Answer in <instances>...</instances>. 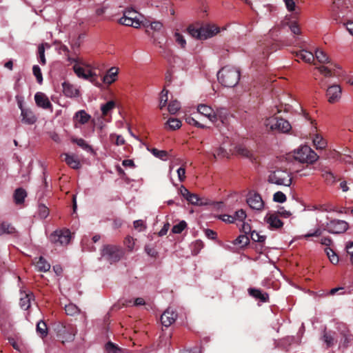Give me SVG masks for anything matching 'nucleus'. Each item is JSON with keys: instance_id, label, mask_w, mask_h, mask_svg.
I'll return each instance as SVG.
<instances>
[{"instance_id": "f257e3e1", "label": "nucleus", "mask_w": 353, "mask_h": 353, "mask_svg": "<svg viewBox=\"0 0 353 353\" xmlns=\"http://www.w3.org/2000/svg\"><path fill=\"white\" fill-rule=\"evenodd\" d=\"M197 110L199 114L214 123L220 131L221 130V125H226L228 123L227 112L224 110H217L215 112L211 107L205 104H200L198 105Z\"/></svg>"}, {"instance_id": "f03ea898", "label": "nucleus", "mask_w": 353, "mask_h": 353, "mask_svg": "<svg viewBox=\"0 0 353 353\" xmlns=\"http://www.w3.org/2000/svg\"><path fill=\"white\" fill-rule=\"evenodd\" d=\"M219 81L225 87H234L240 79V71L232 66L223 67L217 73Z\"/></svg>"}, {"instance_id": "7ed1b4c3", "label": "nucleus", "mask_w": 353, "mask_h": 353, "mask_svg": "<svg viewBox=\"0 0 353 353\" xmlns=\"http://www.w3.org/2000/svg\"><path fill=\"white\" fill-rule=\"evenodd\" d=\"M264 124L272 132L288 133L292 129L289 121L276 115L266 119Z\"/></svg>"}, {"instance_id": "20e7f679", "label": "nucleus", "mask_w": 353, "mask_h": 353, "mask_svg": "<svg viewBox=\"0 0 353 353\" xmlns=\"http://www.w3.org/2000/svg\"><path fill=\"white\" fill-rule=\"evenodd\" d=\"M54 330L57 333V337L63 343L72 341L74 339L76 330L71 324H66L59 321L54 323Z\"/></svg>"}, {"instance_id": "39448f33", "label": "nucleus", "mask_w": 353, "mask_h": 353, "mask_svg": "<svg viewBox=\"0 0 353 353\" xmlns=\"http://www.w3.org/2000/svg\"><path fill=\"white\" fill-rule=\"evenodd\" d=\"M268 182L278 185L290 186L292 183V178L287 170L276 169L270 172L268 176Z\"/></svg>"}, {"instance_id": "423d86ee", "label": "nucleus", "mask_w": 353, "mask_h": 353, "mask_svg": "<svg viewBox=\"0 0 353 353\" xmlns=\"http://www.w3.org/2000/svg\"><path fill=\"white\" fill-rule=\"evenodd\" d=\"M123 255L121 248L114 245H104L101 250V256L110 263L119 261Z\"/></svg>"}, {"instance_id": "0eeeda50", "label": "nucleus", "mask_w": 353, "mask_h": 353, "mask_svg": "<svg viewBox=\"0 0 353 353\" xmlns=\"http://www.w3.org/2000/svg\"><path fill=\"white\" fill-rule=\"evenodd\" d=\"M219 28L215 26L207 28H196L194 25H190L188 28V33L193 37L199 39H206L212 37L219 32Z\"/></svg>"}, {"instance_id": "6e6552de", "label": "nucleus", "mask_w": 353, "mask_h": 353, "mask_svg": "<svg viewBox=\"0 0 353 353\" xmlns=\"http://www.w3.org/2000/svg\"><path fill=\"white\" fill-rule=\"evenodd\" d=\"M120 24L132 26L138 28L141 26L142 21L139 19V14L132 8H127L123 12V16L119 19Z\"/></svg>"}, {"instance_id": "1a4fd4ad", "label": "nucleus", "mask_w": 353, "mask_h": 353, "mask_svg": "<svg viewBox=\"0 0 353 353\" xmlns=\"http://www.w3.org/2000/svg\"><path fill=\"white\" fill-rule=\"evenodd\" d=\"M294 157L301 163L312 164L317 161L319 156L309 146L303 145L298 149Z\"/></svg>"}, {"instance_id": "9d476101", "label": "nucleus", "mask_w": 353, "mask_h": 353, "mask_svg": "<svg viewBox=\"0 0 353 353\" xmlns=\"http://www.w3.org/2000/svg\"><path fill=\"white\" fill-rule=\"evenodd\" d=\"M70 232L69 230H56L50 236V241L55 245H65L70 241Z\"/></svg>"}, {"instance_id": "9b49d317", "label": "nucleus", "mask_w": 353, "mask_h": 353, "mask_svg": "<svg viewBox=\"0 0 353 353\" xmlns=\"http://www.w3.org/2000/svg\"><path fill=\"white\" fill-rule=\"evenodd\" d=\"M348 223L343 220L333 219L327 223L323 230L332 234H342L348 229Z\"/></svg>"}, {"instance_id": "f8f14e48", "label": "nucleus", "mask_w": 353, "mask_h": 353, "mask_svg": "<svg viewBox=\"0 0 353 353\" xmlns=\"http://www.w3.org/2000/svg\"><path fill=\"white\" fill-rule=\"evenodd\" d=\"M342 89L339 85L334 84L327 88L326 95L330 103L338 102L341 97Z\"/></svg>"}, {"instance_id": "ddd939ff", "label": "nucleus", "mask_w": 353, "mask_h": 353, "mask_svg": "<svg viewBox=\"0 0 353 353\" xmlns=\"http://www.w3.org/2000/svg\"><path fill=\"white\" fill-rule=\"evenodd\" d=\"M247 203L251 208L256 210H262L264 205L263 201L258 193H250L247 198Z\"/></svg>"}, {"instance_id": "4468645a", "label": "nucleus", "mask_w": 353, "mask_h": 353, "mask_svg": "<svg viewBox=\"0 0 353 353\" xmlns=\"http://www.w3.org/2000/svg\"><path fill=\"white\" fill-rule=\"evenodd\" d=\"M73 70H74V73L79 78H83L86 80H90L92 83H94V81L97 79V76L95 74H94L90 70L85 72L84 68L78 64L74 65Z\"/></svg>"}, {"instance_id": "2eb2a0df", "label": "nucleus", "mask_w": 353, "mask_h": 353, "mask_svg": "<svg viewBox=\"0 0 353 353\" xmlns=\"http://www.w3.org/2000/svg\"><path fill=\"white\" fill-rule=\"evenodd\" d=\"M177 314L170 307H168L161 315V321L163 326L168 327L176 319Z\"/></svg>"}, {"instance_id": "dca6fc26", "label": "nucleus", "mask_w": 353, "mask_h": 353, "mask_svg": "<svg viewBox=\"0 0 353 353\" xmlns=\"http://www.w3.org/2000/svg\"><path fill=\"white\" fill-rule=\"evenodd\" d=\"M19 107L21 109V116L22 117L21 121L28 125H32L34 123L37 121V117L29 109H26L23 108L21 102H19Z\"/></svg>"}, {"instance_id": "f3484780", "label": "nucleus", "mask_w": 353, "mask_h": 353, "mask_svg": "<svg viewBox=\"0 0 353 353\" xmlns=\"http://www.w3.org/2000/svg\"><path fill=\"white\" fill-rule=\"evenodd\" d=\"M35 103L37 106L43 109H51L52 105L48 97L43 92H37L34 95Z\"/></svg>"}, {"instance_id": "a211bd4d", "label": "nucleus", "mask_w": 353, "mask_h": 353, "mask_svg": "<svg viewBox=\"0 0 353 353\" xmlns=\"http://www.w3.org/2000/svg\"><path fill=\"white\" fill-rule=\"evenodd\" d=\"M90 119L91 116L83 110H81L77 112L73 117V120L76 126L77 125V123L81 125L87 123Z\"/></svg>"}, {"instance_id": "6ab92c4d", "label": "nucleus", "mask_w": 353, "mask_h": 353, "mask_svg": "<svg viewBox=\"0 0 353 353\" xmlns=\"http://www.w3.org/2000/svg\"><path fill=\"white\" fill-rule=\"evenodd\" d=\"M62 87L63 92L67 97H77L79 95V90L68 82H63Z\"/></svg>"}, {"instance_id": "aec40b11", "label": "nucleus", "mask_w": 353, "mask_h": 353, "mask_svg": "<svg viewBox=\"0 0 353 353\" xmlns=\"http://www.w3.org/2000/svg\"><path fill=\"white\" fill-rule=\"evenodd\" d=\"M248 293L251 296L260 300L263 303L269 301V294L266 292H262V291L259 289L249 288Z\"/></svg>"}, {"instance_id": "412c9836", "label": "nucleus", "mask_w": 353, "mask_h": 353, "mask_svg": "<svg viewBox=\"0 0 353 353\" xmlns=\"http://www.w3.org/2000/svg\"><path fill=\"white\" fill-rule=\"evenodd\" d=\"M265 219L267 223L270 224L271 228L279 229L283 225V223L276 214H268L266 215Z\"/></svg>"}, {"instance_id": "4be33fe9", "label": "nucleus", "mask_w": 353, "mask_h": 353, "mask_svg": "<svg viewBox=\"0 0 353 353\" xmlns=\"http://www.w3.org/2000/svg\"><path fill=\"white\" fill-rule=\"evenodd\" d=\"M295 57L308 63H312L314 60V55L313 53L305 50H301L299 52H296Z\"/></svg>"}, {"instance_id": "5701e85b", "label": "nucleus", "mask_w": 353, "mask_h": 353, "mask_svg": "<svg viewBox=\"0 0 353 353\" xmlns=\"http://www.w3.org/2000/svg\"><path fill=\"white\" fill-rule=\"evenodd\" d=\"M64 157L63 161L71 168L77 170L80 168V162L74 155H70L67 153H64L61 154V157Z\"/></svg>"}, {"instance_id": "b1692460", "label": "nucleus", "mask_w": 353, "mask_h": 353, "mask_svg": "<svg viewBox=\"0 0 353 353\" xmlns=\"http://www.w3.org/2000/svg\"><path fill=\"white\" fill-rule=\"evenodd\" d=\"M34 294L32 292L24 294L23 296L20 298L19 305L21 309L27 310L30 307L31 300L33 299Z\"/></svg>"}, {"instance_id": "393cba45", "label": "nucleus", "mask_w": 353, "mask_h": 353, "mask_svg": "<svg viewBox=\"0 0 353 353\" xmlns=\"http://www.w3.org/2000/svg\"><path fill=\"white\" fill-rule=\"evenodd\" d=\"M118 74V68L115 67L111 68L108 73L103 77V82L107 84H111L116 81Z\"/></svg>"}, {"instance_id": "a878e982", "label": "nucleus", "mask_w": 353, "mask_h": 353, "mask_svg": "<svg viewBox=\"0 0 353 353\" xmlns=\"http://www.w3.org/2000/svg\"><path fill=\"white\" fill-rule=\"evenodd\" d=\"M13 196L15 203L19 205L24 202L27 193L24 189L19 188L15 190Z\"/></svg>"}, {"instance_id": "bb28decb", "label": "nucleus", "mask_w": 353, "mask_h": 353, "mask_svg": "<svg viewBox=\"0 0 353 353\" xmlns=\"http://www.w3.org/2000/svg\"><path fill=\"white\" fill-rule=\"evenodd\" d=\"M35 267L38 271L46 272L50 270V264L43 256H40L36 262Z\"/></svg>"}, {"instance_id": "cd10ccee", "label": "nucleus", "mask_w": 353, "mask_h": 353, "mask_svg": "<svg viewBox=\"0 0 353 353\" xmlns=\"http://www.w3.org/2000/svg\"><path fill=\"white\" fill-rule=\"evenodd\" d=\"M72 142L78 145L80 148L87 152H93V149L83 139L72 138Z\"/></svg>"}, {"instance_id": "c85d7f7f", "label": "nucleus", "mask_w": 353, "mask_h": 353, "mask_svg": "<svg viewBox=\"0 0 353 353\" xmlns=\"http://www.w3.org/2000/svg\"><path fill=\"white\" fill-rule=\"evenodd\" d=\"M15 232V228L12 225V224L3 222L0 225V235L3 234H11Z\"/></svg>"}, {"instance_id": "c756f323", "label": "nucleus", "mask_w": 353, "mask_h": 353, "mask_svg": "<svg viewBox=\"0 0 353 353\" xmlns=\"http://www.w3.org/2000/svg\"><path fill=\"white\" fill-rule=\"evenodd\" d=\"M314 145L317 150H323L327 145L326 141L319 134H316L313 139Z\"/></svg>"}, {"instance_id": "7c9ffc66", "label": "nucleus", "mask_w": 353, "mask_h": 353, "mask_svg": "<svg viewBox=\"0 0 353 353\" xmlns=\"http://www.w3.org/2000/svg\"><path fill=\"white\" fill-rule=\"evenodd\" d=\"M37 332L38 334H40L41 338H44L48 334V327L46 323L43 321H40L37 324Z\"/></svg>"}, {"instance_id": "2f4dec72", "label": "nucleus", "mask_w": 353, "mask_h": 353, "mask_svg": "<svg viewBox=\"0 0 353 353\" xmlns=\"http://www.w3.org/2000/svg\"><path fill=\"white\" fill-rule=\"evenodd\" d=\"M116 106V103L114 101H109L106 103L103 104L101 107L102 116L105 117L108 112L114 109Z\"/></svg>"}, {"instance_id": "473e14b6", "label": "nucleus", "mask_w": 353, "mask_h": 353, "mask_svg": "<svg viewBox=\"0 0 353 353\" xmlns=\"http://www.w3.org/2000/svg\"><path fill=\"white\" fill-rule=\"evenodd\" d=\"M317 61L321 63H329L330 62L327 55L322 50H317L315 52V57Z\"/></svg>"}, {"instance_id": "72a5a7b5", "label": "nucleus", "mask_w": 353, "mask_h": 353, "mask_svg": "<svg viewBox=\"0 0 353 353\" xmlns=\"http://www.w3.org/2000/svg\"><path fill=\"white\" fill-rule=\"evenodd\" d=\"M65 311L67 315L74 316L75 314H78L80 312V310L79 307L73 304L69 303L65 306Z\"/></svg>"}, {"instance_id": "f704fd0d", "label": "nucleus", "mask_w": 353, "mask_h": 353, "mask_svg": "<svg viewBox=\"0 0 353 353\" xmlns=\"http://www.w3.org/2000/svg\"><path fill=\"white\" fill-rule=\"evenodd\" d=\"M325 252L332 264L336 265L339 263V256L332 249L326 248Z\"/></svg>"}, {"instance_id": "c9c22d12", "label": "nucleus", "mask_w": 353, "mask_h": 353, "mask_svg": "<svg viewBox=\"0 0 353 353\" xmlns=\"http://www.w3.org/2000/svg\"><path fill=\"white\" fill-rule=\"evenodd\" d=\"M250 242L248 236L245 234L239 235L234 241L233 243L240 247L247 245Z\"/></svg>"}, {"instance_id": "e433bc0d", "label": "nucleus", "mask_w": 353, "mask_h": 353, "mask_svg": "<svg viewBox=\"0 0 353 353\" xmlns=\"http://www.w3.org/2000/svg\"><path fill=\"white\" fill-rule=\"evenodd\" d=\"M316 68L325 77H330L335 75V72L333 71V70L327 66L321 65L316 67Z\"/></svg>"}, {"instance_id": "4c0bfd02", "label": "nucleus", "mask_w": 353, "mask_h": 353, "mask_svg": "<svg viewBox=\"0 0 353 353\" xmlns=\"http://www.w3.org/2000/svg\"><path fill=\"white\" fill-rule=\"evenodd\" d=\"M168 90L163 89L160 95V101H159V108L162 110L164 107L166 106L167 102L168 101Z\"/></svg>"}, {"instance_id": "58836bf2", "label": "nucleus", "mask_w": 353, "mask_h": 353, "mask_svg": "<svg viewBox=\"0 0 353 353\" xmlns=\"http://www.w3.org/2000/svg\"><path fill=\"white\" fill-rule=\"evenodd\" d=\"M180 108V103L177 100H173L169 103L168 110L170 114H174Z\"/></svg>"}, {"instance_id": "ea45409f", "label": "nucleus", "mask_w": 353, "mask_h": 353, "mask_svg": "<svg viewBox=\"0 0 353 353\" xmlns=\"http://www.w3.org/2000/svg\"><path fill=\"white\" fill-rule=\"evenodd\" d=\"M166 123L168 124L169 128L172 130H177L181 126V121L175 118H170Z\"/></svg>"}, {"instance_id": "a19ab883", "label": "nucleus", "mask_w": 353, "mask_h": 353, "mask_svg": "<svg viewBox=\"0 0 353 353\" xmlns=\"http://www.w3.org/2000/svg\"><path fill=\"white\" fill-rule=\"evenodd\" d=\"M105 349L108 353H120L121 352V349L111 341L105 344Z\"/></svg>"}, {"instance_id": "79ce46f5", "label": "nucleus", "mask_w": 353, "mask_h": 353, "mask_svg": "<svg viewBox=\"0 0 353 353\" xmlns=\"http://www.w3.org/2000/svg\"><path fill=\"white\" fill-rule=\"evenodd\" d=\"M322 177L324 179V180L327 184H332L335 182V176L330 171H323L322 173Z\"/></svg>"}, {"instance_id": "37998d69", "label": "nucleus", "mask_w": 353, "mask_h": 353, "mask_svg": "<svg viewBox=\"0 0 353 353\" xmlns=\"http://www.w3.org/2000/svg\"><path fill=\"white\" fill-rule=\"evenodd\" d=\"M187 227V223L185 221H180L178 224L173 226L172 232L174 234L181 233Z\"/></svg>"}, {"instance_id": "c03bdc74", "label": "nucleus", "mask_w": 353, "mask_h": 353, "mask_svg": "<svg viewBox=\"0 0 353 353\" xmlns=\"http://www.w3.org/2000/svg\"><path fill=\"white\" fill-rule=\"evenodd\" d=\"M353 341V335L349 334H344L341 339V344L343 347H347L352 344Z\"/></svg>"}, {"instance_id": "a18cd8bd", "label": "nucleus", "mask_w": 353, "mask_h": 353, "mask_svg": "<svg viewBox=\"0 0 353 353\" xmlns=\"http://www.w3.org/2000/svg\"><path fill=\"white\" fill-rule=\"evenodd\" d=\"M152 153L161 160H166L168 157V152L165 150H159L157 148H152L151 150Z\"/></svg>"}, {"instance_id": "49530a36", "label": "nucleus", "mask_w": 353, "mask_h": 353, "mask_svg": "<svg viewBox=\"0 0 353 353\" xmlns=\"http://www.w3.org/2000/svg\"><path fill=\"white\" fill-rule=\"evenodd\" d=\"M32 72L35 77L37 78V82L41 84L43 81V77L41 69L39 65H34L32 68Z\"/></svg>"}, {"instance_id": "de8ad7c7", "label": "nucleus", "mask_w": 353, "mask_h": 353, "mask_svg": "<svg viewBox=\"0 0 353 353\" xmlns=\"http://www.w3.org/2000/svg\"><path fill=\"white\" fill-rule=\"evenodd\" d=\"M174 38L176 42L182 48H184L186 45V41L184 39V37L180 34L179 32H176L174 33Z\"/></svg>"}, {"instance_id": "09e8293b", "label": "nucleus", "mask_w": 353, "mask_h": 353, "mask_svg": "<svg viewBox=\"0 0 353 353\" xmlns=\"http://www.w3.org/2000/svg\"><path fill=\"white\" fill-rule=\"evenodd\" d=\"M250 237L252 240L254 241H257L259 243H263L265 241L266 236L264 235H261L259 233L256 232V231H252L251 232Z\"/></svg>"}, {"instance_id": "8fccbe9b", "label": "nucleus", "mask_w": 353, "mask_h": 353, "mask_svg": "<svg viewBox=\"0 0 353 353\" xmlns=\"http://www.w3.org/2000/svg\"><path fill=\"white\" fill-rule=\"evenodd\" d=\"M287 197L284 193H283L281 191H278L276 193H274L273 196V200L275 202L278 203H283L286 201Z\"/></svg>"}, {"instance_id": "3c124183", "label": "nucleus", "mask_w": 353, "mask_h": 353, "mask_svg": "<svg viewBox=\"0 0 353 353\" xmlns=\"http://www.w3.org/2000/svg\"><path fill=\"white\" fill-rule=\"evenodd\" d=\"M49 214L48 208L43 204L39 205V215L41 219H46Z\"/></svg>"}, {"instance_id": "603ef678", "label": "nucleus", "mask_w": 353, "mask_h": 353, "mask_svg": "<svg viewBox=\"0 0 353 353\" xmlns=\"http://www.w3.org/2000/svg\"><path fill=\"white\" fill-rule=\"evenodd\" d=\"M110 139L112 142H114L117 145H122L125 143V139L121 135L111 134Z\"/></svg>"}, {"instance_id": "864d4df0", "label": "nucleus", "mask_w": 353, "mask_h": 353, "mask_svg": "<svg viewBox=\"0 0 353 353\" xmlns=\"http://www.w3.org/2000/svg\"><path fill=\"white\" fill-rule=\"evenodd\" d=\"M186 200L191 204L200 205V203H199L200 199L197 194H192L190 192V194L186 198Z\"/></svg>"}, {"instance_id": "5fc2aeb1", "label": "nucleus", "mask_w": 353, "mask_h": 353, "mask_svg": "<svg viewBox=\"0 0 353 353\" xmlns=\"http://www.w3.org/2000/svg\"><path fill=\"white\" fill-rule=\"evenodd\" d=\"M38 56L39 59V61L42 65H45L46 63L45 58V48L43 46H39L38 48Z\"/></svg>"}, {"instance_id": "6e6d98bb", "label": "nucleus", "mask_w": 353, "mask_h": 353, "mask_svg": "<svg viewBox=\"0 0 353 353\" xmlns=\"http://www.w3.org/2000/svg\"><path fill=\"white\" fill-rule=\"evenodd\" d=\"M228 156L227 151L222 147H219L216 149V152L213 154L214 159L216 157H225Z\"/></svg>"}, {"instance_id": "4d7b16f0", "label": "nucleus", "mask_w": 353, "mask_h": 353, "mask_svg": "<svg viewBox=\"0 0 353 353\" xmlns=\"http://www.w3.org/2000/svg\"><path fill=\"white\" fill-rule=\"evenodd\" d=\"M238 153L247 158H250L252 155V152L250 150L242 146H240L238 148Z\"/></svg>"}, {"instance_id": "13d9d810", "label": "nucleus", "mask_w": 353, "mask_h": 353, "mask_svg": "<svg viewBox=\"0 0 353 353\" xmlns=\"http://www.w3.org/2000/svg\"><path fill=\"white\" fill-rule=\"evenodd\" d=\"M323 339L324 342L328 347L332 346L334 344V338L332 335L327 334L325 331L324 332Z\"/></svg>"}, {"instance_id": "bf43d9fd", "label": "nucleus", "mask_w": 353, "mask_h": 353, "mask_svg": "<svg viewBox=\"0 0 353 353\" xmlns=\"http://www.w3.org/2000/svg\"><path fill=\"white\" fill-rule=\"evenodd\" d=\"M235 219L243 221L246 218V213L243 210H239L235 212Z\"/></svg>"}, {"instance_id": "052dcab7", "label": "nucleus", "mask_w": 353, "mask_h": 353, "mask_svg": "<svg viewBox=\"0 0 353 353\" xmlns=\"http://www.w3.org/2000/svg\"><path fill=\"white\" fill-rule=\"evenodd\" d=\"M134 228L135 229L139 230V231H142L146 228L143 221L142 220H137L134 221Z\"/></svg>"}, {"instance_id": "680f3d73", "label": "nucleus", "mask_w": 353, "mask_h": 353, "mask_svg": "<svg viewBox=\"0 0 353 353\" xmlns=\"http://www.w3.org/2000/svg\"><path fill=\"white\" fill-rule=\"evenodd\" d=\"M205 234L208 239H212V240L215 239L217 236L216 232L210 229H206L205 230Z\"/></svg>"}, {"instance_id": "e2e57ef3", "label": "nucleus", "mask_w": 353, "mask_h": 353, "mask_svg": "<svg viewBox=\"0 0 353 353\" xmlns=\"http://www.w3.org/2000/svg\"><path fill=\"white\" fill-rule=\"evenodd\" d=\"M145 251L149 256L152 257H156L157 255V252L153 248H151L150 245H145Z\"/></svg>"}, {"instance_id": "0e129e2a", "label": "nucleus", "mask_w": 353, "mask_h": 353, "mask_svg": "<svg viewBox=\"0 0 353 353\" xmlns=\"http://www.w3.org/2000/svg\"><path fill=\"white\" fill-rule=\"evenodd\" d=\"M177 174H178V177H179V180L182 182L185 180V170L184 168H179L178 170H177Z\"/></svg>"}, {"instance_id": "69168bd1", "label": "nucleus", "mask_w": 353, "mask_h": 353, "mask_svg": "<svg viewBox=\"0 0 353 353\" xmlns=\"http://www.w3.org/2000/svg\"><path fill=\"white\" fill-rule=\"evenodd\" d=\"M286 8L290 12L294 11L295 9V2L294 0H284Z\"/></svg>"}, {"instance_id": "338daca9", "label": "nucleus", "mask_w": 353, "mask_h": 353, "mask_svg": "<svg viewBox=\"0 0 353 353\" xmlns=\"http://www.w3.org/2000/svg\"><path fill=\"white\" fill-rule=\"evenodd\" d=\"M125 243L130 251L132 250L134 245V239L132 237H127L125 240Z\"/></svg>"}, {"instance_id": "774afa93", "label": "nucleus", "mask_w": 353, "mask_h": 353, "mask_svg": "<svg viewBox=\"0 0 353 353\" xmlns=\"http://www.w3.org/2000/svg\"><path fill=\"white\" fill-rule=\"evenodd\" d=\"M221 219L225 222L228 223H234L235 220V217L233 216L228 215V214H223L221 216Z\"/></svg>"}]
</instances>
